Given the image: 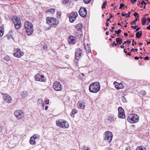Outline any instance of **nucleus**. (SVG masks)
Masks as SVG:
<instances>
[{"label": "nucleus", "instance_id": "nucleus-47", "mask_svg": "<svg viewBox=\"0 0 150 150\" xmlns=\"http://www.w3.org/2000/svg\"><path fill=\"white\" fill-rule=\"evenodd\" d=\"M133 15H134V16H135L136 17V16H137V17L139 18V16L138 14L137 13V12H135L134 14H133Z\"/></svg>", "mask_w": 150, "mask_h": 150}, {"label": "nucleus", "instance_id": "nucleus-29", "mask_svg": "<svg viewBox=\"0 0 150 150\" xmlns=\"http://www.w3.org/2000/svg\"><path fill=\"white\" fill-rule=\"evenodd\" d=\"M136 150H146V149L144 147L140 146H138Z\"/></svg>", "mask_w": 150, "mask_h": 150}, {"label": "nucleus", "instance_id": "nucleus-21", "mask_svg": "<svg viewBox=\"0 0 150 150\" xmlns=\"http://www.w3.org/2000/svg\"><path fill=\"white\" fill-rule=\"evenodd\" d=\"M77 105L78 108L80 109H84L85 107V105L83 103H78Z\"/></svg>", "mask_w": 150, "mask_h": 150}, {"label": "nucleus", "instance_id": "nucleus-34", "mask_svg": "<svg viewBox=\"0 0 150 150\" xmlns=\"http://www.w3.org/2000/svg\"><path fill=\"white\" fill-rule=\"evenodd\" d=\"M10 59V57L8 56H6L4 58V59L7 62L9 61Z\"/></svg>", "mask_w": 150, "mask_h": 150}, {"label": "nucleus", "instance_id": "nucleus-35", "mask_svg": "<svg viewBox=\"0 0 150 150\" xmlns=\"http://www.w3.org/2000/svg\"><path fill=\"white\" fill-rule=\"evenodd\" d=\"M107 1H105L103 2V4L102 5V8L103 9L105 8V6L107 4Z\"/></svg>", "mask_w": 150, "mask_h": 150}, {"label": "nucleus", "instance_id": "nucleus-62", "mask_svg": "<svg viewBox=\"0 0 150 150\" xmlns=\"http://www.w3.org/2000/svg\"><path fill=\"white\" fill-rule=\"evenodd\" d=\"M137 5L139 6H140V3L139 1V3L137 4Z\"/></svg>", "mask_w": 150, "mask_h": 150}, {"label": "nucleus", "instance_id": "nucleus-60", "mask_svg": "<svg viewBox=\"0 0 150 150\" xmlns=\"http://www.w3.org/2000/svg\"><path fill=\"white\" fill-rule=\"evenodd\" d=\"M124 35L126 37L128 35V34L127 33H124Z\"/></svg>", "mask_w": 150, "mask_h": 150}, {"label": "nucleus", "instance_id": "nucleus-24", "mask_svg": "<svg viewBox=\"0 0 150 150\" xmlns=\"http://www.w3.org/2000/svg\"><path fill=\"white\" fill-rule=\"evenodd\" d=\"M21 96L23 98L26 97L28 95L27 92L25 91H23L21 93Z\"/></svg>", "mask_w": 150, "mask_h": 150}, {"label": "nucleus", "instance_id": "nucleus-20", "mask_svg": "<svg viewBox=\"0 0 150 150\" xmlns=\"http://www.w3.org/2000/svg\"><path fill=\"white\" fill-rule=\"evenodd\" d=\"M85 50H86V53L88 54L91 52V50L90 46L87 44V45L85 47Z\"/></svg>", "mask_w": 150, "mask_h": 150}, {"label": "nucleus", "instance_id": "nucleus-23", "mask_svg": "<svg viewBox=\"0 0 150 150\" xmlns=\"http://www.w3.org/2000/svg\"><path fill=\"white\" fill-rule=\"evenodd\" d=\"M136 38H141L142 35V31L137 32L136 33Z\"/></svg>", "mask_w": 150, "mask_h": 150}, {"label": "nucleus", "instance_id": "nucleus-63", "mask_svg": "<svg viewBox=\"0 0 150 150\" xmlns=\"http://www.w3.org/2000/svg\"><path fill=\"white\" fill-rule=\"evenodd\" d=\"M110 16L109 18L110 19L111 18L113 17V16L110 13Z\"/></svg>", "mask_w": 150, "mask_h": 150}, {"label": "nucleus", "instance_id": "nucleus-55", "mask_svg": "<svg viewBox=\"0 0 150 150\" xmlns=\"http://www.w3.org/2000/svg\"><path fill=\"white\" fill-rule=\"evenodd\" d=\"M137 1V0H131V1L132 2V3L133 4V3H135Z\"/></svg>", "mask_w": 150, "mask_h": 150}, {"label": "nucleus", "instance_id": "nucleus-37", "mask_svg": "<svg viewBox=\"0 0 150 150\" xmlns=\"http://www.w3.org/2000/svg\"><path fill=\"white\" fill-rule=\"evenodd\" d=\"M48 11L50 12L53 13L55 12V10L54 8H51L48 9Z\"/></svg>", "mask_w": 150, "mask_h": 150}, {"label": "nucleus", "instance_id": "nucleus-46", "mask_svg": "<svg viewBox=\"0 0 150 150\" xmlns=\"http://www.w3.org/2000/svg\"><path fill=\"white\" fill-rule=\"evenodd\" d=\"M144 59L145 60H150V57H148V56H146Z\"/></svg>", "mask_w": 150, "mask_h": 150}, {"label": "nucleus", "instance_id": "nucleus-1", "mask_svg": "<svg viewBox=\"0 0 150 150\" xmlns=\"http://www.w3.org/2000/svg\"><path fill=\"white\" fill-rule=\"evenodd\" d=\"M89 89L90 91L93 93H96L100 89V85L98 82L91 83L89 86Z\"/></svg>", "mask_w": 150, "mask_h": 150}, {"label": "nucleus", "instance_id": "nucleus-19", "mask_svg": "<svg viewBox=\"0 0 150 150\" xmlns=\"http://www.w3.org/2000/svg\"><path fill=\"white\" fill-rule=\"evenodd\" d=\"M33 28H30L26 29V33L28 35H30L33 33Z\"/></svg>", "mask_w": 150, "mask_h": 150}, {"label": "nucleus", "instance_id": "nucleus-9", "mask_svg": "<svg viewBox=\"0 0 150 150\" xmlns=\"http://www.w3.org/2000/svg\"><path fill=\"white\" fill-rule=\"evenodd\" d=\"M53 87L56 91H61L62 89V87L60 83L57 81H55L54 83Z\"/></svg>", "mask_w": 150, "mask_h": 150}, {"label": "nucleus", "instance_id": "nucleus-25", "mask_svg": "<svg viewBox=\"0 0 150 150\" xmlns=\"http://www.w3.org/2000/svg\"><path fill=\"white\" fill-rule=\"evenodd\" d=\"M117 83L115 81L114 83V84L115 85V88L118 89H119L122 88V87L121 88V87L122 86V84H119V86H118V85H116L115 84Z\"/></svg>", "mask_w": 150, "mask_h": 150}, {"label": "nucleus", "instance_id": "nucleus-3", "mask_svg": "<svg viewBox=\"0 0 150 150\" xmlns=\"http://www.w3.org/2000/svg\"><path fill=\"white\" fill-rule=\"evenodd\" d=\"M12 19L15 28L18 29L20 28L21 27V24L20 18L16 16H14Z\"/></svg>", "mask_w": 150, "mask_h": 150}, {"label": "nucleus", "instance_id": "nucleus-11", "mask_svg": "<svg viewBox=\"0 0 150 150\" xmlns=\"http://www.w3.org/2000/svg\"><path fill=\"white\" fill-rule=\"evenodd\" d=\"M79 15L83 17H85L86 15L87 12L86 9L83 7H81L79 11Z\"/></svg>", "mask_w": 150, "mask_h": 150}, {"label": "nucleus", "instance_id": "nucleus-51", "mask_svg": "<svg viewBox=\"0 0 150 150\" xmlns=\"http://www.w3.org/2000/svg\"><path fill=\"white\" fill-rule=\"evenodd\" d=\"M84 150H90V149L88 147H85L84 148Z\"/></svg>", "mask_w": 150, "mask_h": 150}, {"label": "nucleus", "instance_id": "nucleus-16", "mask_svg": "<svg viewBox=\"0 0 150 150\" xmlns=\"http://www.w3.org/2000/svg\"><path fill=\"white\" fill-rule=\"evenodd\" d=\"M82 55L81 50L80 49H78L75 54L76 59H79Z\"/></svg>", "mask_w": 150, "mask_h": 150}, {"label": "nucleus", "instance_id": "nucleus-6", "mask_svg": "<svg viewBox=\"0 0 150 150\" xmlns=\"http://www.w3.org/2000/svg\"><path fill=\"white\" fill-rule=\"evenodd\" d=\"M47 23L48 24H50L52 27L57 26L59 23V21L54 18L47 17L46 18Z\"/></svg>", "mask_w": 150, "mask_h": 150}, {"label": "nucleus", "instance_id": "nucleus-59", "mask_svg": "<svg viewBox=\"0 0 150 150\" xmlns=\"http://www.w3.org/2000/svg\"><path fill=\"white\" fill-rule=\"evenodd\" d=\"M134 58L136 60H138L139 59V57H134Z\"/></svg>", "mask_w": 150, "mask_h": 150}, {"label": "nucleus", "instance_id": "nucleus-44", "mask_svg": "<svg viewBox=\"0 0 150 150\" xmlns=\"http://www.w3.org/2000/svg\"><path fill=\"white\" fill-rule=\"evenodd\" d=\"M141 92L142 95H145L146 94V92L144 90H142Z\"/></svg>", "mask_w": 150, "mask_h": 150}, {"label": "nucleus", "instance_id": "nucleus-18", "mask_svg": "<svg viewBox=\"0 0 150 150\" xmlns=\"http://www.w3.org/2000/svg\"><path fill=\"white\" fill-rule=\"evenodd\" d=\"M106 119L109 121L110 122H114L115 120V118L113 116H108L106 117Z\"/></svg>", "mask_w": 150, "mask_h": 150}, {"label": "nucleus", "instance_id": "nucleus-7", "mask_svg": "<svg viewBox=\"0 0 150 150\" xmlns=\"http://www.w3.org/2000/svg\"><path fill=\"white\" fill-rule=\"evenodd\" d=\"M113 135L112 132L107 131L105 133L104 140L108 143H110L112 140Z\"/></svg>", "mask_w": 150, "mask_h": 150}, {"label": "nucleus", "instance_id": "nucleus-48", "mask_svg": "<svg viewBox=\"0 0 150 150\" xmlns=\"http://www.w3.org/2000/svg\"><path fill=\"white\" fill-rule=\"evenodd\" d=\"M137 50H138V49H134V48H133L131 50V51L132 52L133 51V52H135V51H137Z\"/></svg>", "mask_w": 150, "mask_h": 150}, {"label": "nucleus", "instance_id": "nucleus-10", "mask_svg": "<svg viewBox=\"0 0 150 150\" xmlns=\"http://www.w3.org/2000/svg\"><path fill=\"white\" fill-rule=\"evenodd\" d=\"M78 15L77 12H73L71 13L69 15V21L70 22L73 23L76 20Z\"/></svg>", "mask_w": 150, "mask_h": 150}, {"label": "nucleus", "instance_id": "nucleus-43", "mask_svg": "<svg viewBox=\"0 0 150 150\" xmlns=\"http://www.w3.org/2000/svg\"><path fill=\"white\" fill-rule=\"evenodd\" d=\"M121 30L119 29L118 30H116L115 31L116 34H119L121 32Z\"/></svg>", "mask_w": 150, "mask_h": 150}, {"label": "nucleus", "instance_id": "nucleus-42", "mask_svg": "<svg viewBox=\"0 0 150 150\" xmlns=\"http://www.w3.org/2000/svg\"><path fill=\"white\" fill-rule=\"evenodd\" d=\"M62 3L63 4H66L69 2V0H62Z\"/></svg>", "mask_w": 150, "mask_h": 150}, {"label": "nucleus", "instance_id": "nucleus-33", "mask_svg": "<svg viewBox=\"0 0 150 150\" xmlns=\"http://www.w3.org/2000/svg\"><path fill=\"white\" fill-rule=\"evenodd\" d=\"M142 24L143 25H144L146 23V19L145 17H144L142 18Z\"/></svg>", "mask_w": 150, "mask_h": 150}, {"label": "nucleus", "instance_id": "nucleus-8", "mask_svg": "<svg viewBox=\"0 0 150 150\" xmlns=\"http://www.w3.org/2000/svg\"><path fill=\"white\" fill-rule=\"evenodd\" d=\"M15 116L16 118L20 120L23 118L24 113L21 110H18L15 111L14 112Z\"/></svg>", "mask_w": 150, "mask_h": 150}, {"label": "nucleus", "instance_id": "nucleus-58", "mask_svg": "<svg viewBox=\"0 0 150 150\" xmlns=\"http://www.w3.org/2000/svg\"><path fill=\"white\" fill-rule=\"evenodd\" d=\"M2 132V128L1 127H0V134H1Z\"/></svg>", "mask_w": 150, "mask_h": 150}, {"label": "nucleus", "instance_id": "nucleus-12", "mask_svg": "<svg viewBox=\"0 0 150 150\" xmlns=\"http://www.w3.org/2000/svg\"><path fill=\"white\" fill-rule=\"evenodd\" d=\"M23 52L18 48L15 49L13 55L16 57L19 58L23 55Z\"/></svg>", "mask_w": 150, "mask_h": 150}, {"label": "nucleus", "instance_id": "nucleus-36", "mask_svg": "<svg viewBox=\"0 0 150 150\" xmlns=\"http://www.w3.org/2000/svg\"><path fill=\"white\" fill-rule=\"evenodd\" d=\"M39 135L36 134H34L32 137L34 138V139H35L38 138H39Z\"/></svg>", "mask_w": 150, "mask_h": 150}, {"label": "nucleus", "instance_id": "nucleus-40", "mask_svg": "<svg viewBox=\"0 0 150 150\" xmlns=\"http://www.w3.org/2000/svg\"><path fill=\"white\" fill-rule=\"evenodd\" d=\"M144 4H146V3L144 1H143L140 4V6L139 7L140 8H142Z\"/></svg>", "mask_w": 150, "mask_h": 150}, {"label": "nucleus", "instance_id": "nucleus-26", "mask_svg": "<svg viewBox=\"0 0 150 150\" xmlns=\"http://www.w3.org/2000/svg\"><path fill=\"white\" fill-rule=\"evenodd\" d=\"M116 40L117 44H121L122 42V39L119 38H117Z\"/></svg>", "mask_w": 150, "mask_h": 150}, {"label": "nucleus", "instance_id": "nucleus-52", "mask_svg": "<svg viewBox=\"0 0 150 150\" xmlns=\"http://www.w3.org/2000/svg\"><path fill=\"white\" fill-rule=\"evenodd\" d=\"M130 12H129L128 13H127V15H128V16H126V17H130Z\"/></svg>", "mask_w": 150, "mask_h": 150}, {"label": "nucleus", "instance_id": "nucleus-41", "mask_svg": "<svg viewBox=\"0 0 150 150\" xmlns=\"http://www.w3.org/2000/svg\"><path fill=\"white\" fill-rule=\"evenodd\" d=\"M91 0H83L84 3L86 4L89 3Z\"/></svg>", "mask_w": 150, "mask_h": 150}, {"label": "nucleus", "instance_id": "nucleus-15", "mask_svg": "<svg viewBox=\"0 0 150 150\" xmlns=\"http://www.w3.org/2000/svg\"><path fill=\"white\" fill-rule=\"evenodd\" d=\"M3 98L6 102L10 103L12 101V100L11 97L7 94H5L4 95Z\"/></svg>", "mask_w": 150, "mask_h": 150}, {"label": "nucleus", "instance_id": "nucleus-61", "mask_svg": "<svg viewBox=\"0 0 150 150\" xmlns=\"http://www.w3.org/2000/svg\"><path fill=\"white\" fill-rule=\"evenodd\" d=\"M147 29L149 30H150V25L149 26L147 27Z\"/></svg>", "mask_w": 150, "mask_h": 150}, {"label": "nucleus", "instance_id": "nucleus-5", "mask_svg": "<svg viewBox=\"0 0 150 150\" xmlns=\"http://www.w3.org/2000/svg\"><path fill=\"white\" fill-rule=\"evenodd\" d=\"M56 125L63 129L67 128L69 127L68 123L66 121L59 120L56 121Z\"/></svg>", "mask_w": 150, "mask_h": 150}, {"label": "nucleus", "instance_id": "nucleus-38", "mask_svg": "<svg viewBox=\"0 0 150 150\" xmlns=\"http://www.w3.org/2000/svg\"><path fill=\"white\" fill-rule=\"evenodd\" d=\"M137 20H138V19L137 18H136V19H135V20L134 21H132V22H131L130 23V24L131 25H133L135 24L136 23V21H137Z\"/></svg>", "mask_w": 150, "mask_h": 150}, {"label": "nucleus", "instance_id": "nucleus-2", "mask_svg": "<svg viewBox=\"0 0 150 150\" xmlns=\"http://www.w3.org/2000/svg\"><path fill=\"white\" fill-rule=\"evenodd\" d=\"M139 119V116L135 114L129 115L127 118V121L131 123H134L137 122Z\"/></svg>", "mask_w": 150, "mask_h": 150}, {"label": "nucleus", "instance_id": "nucleus-50", "mask_svg": "<svg viewBox=\"0 0 150 150\" xmlns=\"http://www.w3.org/2000/svg\"><path fill=\"white\" fill-rule=\"evenodd\" d=\"M126 43H127L128 44H129L131 43V41L129 40H127L126 41Z\"/></svg>", "mask_w": 150, "mask_h": 150}, {"label": "nucleus", "instance_id": "nucleus-54", "mask_svg": "<svg viewBox=\"0 0 150 150\" xmlns=\"http://www.w3.org/2000/svg\"><path fill=\"white\" fill-rule=\"evenodd\" d=\"M43 49H44L45 50H46L47 49V47L46 45H44L43 47Z\"/></svg>", "mask_w": 150, "mask_h": 150}, {"label": "nucleus", "instance_id": "nucleus-4", "mask_svg": "<svg viewBox=\"0 0 150 150\" xmlns=\"http://www.w3.org/2000/svg\"><path fill=\"white\" fill-rule=\"evenodd\" d=\"M82 24L81 23L78 24L75 26L76 30L75 31L76 36L79 38L81 37L82 35Z\"/></svg>", "mask_w": 150, "mask_h": 150}, {"label": "nucleus", "instance_id": "nucleus-27", "mask_svg": "<svg viewBox=\"0 0 150 150\" xmlns=\"http://www.w3.org/2000/svg\"><path fill=\"white\" fill-rule=\"evenodd\" d=\"M34 138L32 137H31L30 139V143L31 144L35 145V141Z\"/></svg>", "mask_w": 150, "mask_h": 150}, {"label": "nucleus", "instance_id": "nucleus-17", "mask_svg": "<svg viewBox=\"0 0 150 150\" xmlns=\"http://www.w3.org/2000/svg\"><path fill=\"white\" fill-rule=\"evenodd\" d=\"M29 27L30 28H33L32 23L29 21H26L25 23L24 27L25 29L27 28V27Z\"/></svg>", "mask_w": 150, "mask_h": 150}, {"label": "nucleus", "instance_id": "nucleus-28", "mask_svg": "<svg viewBox=\"0 0 150 150\" xmlns=\"http://www.w3.org/2000/svg\"><path fill=\"white\" fill-rule=\"evenodd\" d=\"M38 102L39 103V104L40 105H41L42 106H44V103L43 102V101L42 100V99H39L38 100Z\"/></svg>", "mask_w": 150, "mask_h": 150}, {"label": "nucleus", "instance_id": "nucleus-53", "mask_svg": "<svg viewBox=\"0 0 150 150\" xmlns=\"http://www.w3.org/2000/svg\"><path fill=\"white\" fill-rule=\"evenodd\" d=\"M125 150H131L129 147H127L125 148Z\"/></svg>", "mask_w": 150, "mask_h": 150}, {"label": "nucleus", "instance_id": "nucleus-49", "mask_svg": "<svg viewBox=\"0 0 150 150\" xmlns=\"http://www.w3.org/2000/svg\"><path fill=\"white\" fill-rule=\"evenodd\" d=\"M122 16H125L126 15H127V14L124 13L123 12L122 13Z\"/></svg>", "mask_w": 150, "mask_h": 150}, {"label": "nucleus", "instance_id": "nucleus-56", "mask_svg": "<svg viewBox=\"0 0 150 150\" xmlns=\"http://www.w3.org/2000/svg\"><path fill=\"white\" fill-rule=\"evenodd\" d=\"M137 26H131V28H134V29H136Z\"/></svg>", "mask_w": 150, "mask_h": 150}, {"label": "nucleus", "instance_id": "nucleus-14", "mask_svg": "<svg viewBox=\"0 0 150 150\" xmlns=\"http://www.w3.org/2000/svg\"><path fill=\"white\" fill-rule=\"evenodd\" d=\"M68 41L70 45H74L76 42V38L73 36L70 35L68 38Z\"/></svg>", "mask_w": 150, "mask_h": 150}, {"label": "nucleus", "instance_id": "nucleus-39", "mask_svg": "<svg viewBox=\"0 0 150 150\" xmlns=\"http://www.w3.org/2000/svg\"><path fill=\"white\" fill-rule=\"evenodd\" d=\"M122 99L123 102L126 103L127 102V100H126L124 96H122Z\"/></svg>", "mask_w": 150, "mask_h": 150}, {"label": "nucleus", "instance_id": "nucleus-31", "mask_svg": "<svg viewBox=\"0 0 150 150\" xmlns=\"http://www.w3.org/2000/svg\"><path fill=\"white\" fill-rule=\"evenodd\" d=\"M118 113H121L124 112V109L121 107H120L118 108Z\"/></svg>", "mask_w": 150, "mask_h": 150}, {"label": "nucleus", "instance_id": "nucleus-30", "mask_svg": "<svg viewBox=\"0 0 150 150\" xmlns=\"http://www.w3.org/2000/svg\"><path fill=\"white\" fill-rule=\"evenodd\" d=\"M77 112V111L76 109H73L71 112V116L73 117H74V115Z\"/></svg>", "mask_w": 150, "mask_h": 150}, {"label": "nucleus", "instance_id": "nucleus-22", "mask_svg": "<svg viewBox=\"0 0 150 150\" xmlns=\"http://www.w3.org/2000/svg\"><path fill=\"white\" fill-rule=\"evenodd\" d=\"M118 117L119 118L124 119L125 118V116L124 112L122 113H118Z\"/></svg>", "mask_w": 150, "mask_h": 150}, {"label": "nucleus", "instance_id": "nucleus-57", "mask_svg": "<svg viewBox=\"0 0 150 150\" xmlns=\"http://www.w3.org/2000/svg\"><path fill=\"white\" fill-rule=\"evenodd\" d=\"M140 27H138L136 28L135 31L137 32L140 30Z\"/></svg>", "mask_w": 150, "mask_h": 150}, {"label": "nucleus", "instance_id": "nucleus-13", "mask_svg": "<svg viewBox=\"0 0 150 150\" xmlns=\"http://www.w3.org/2000/svg\"><path fill=\"white\" fill-rule=\"evenodd\" d=\"M35 79L37 81L41 82H45L46 80L45 78L43 75H40L39 74H37L36 75Z\"/></svg>", "mask_w": 150, "mask_h": 150}, {"label": "nucleus", "instance_id": "nucleus-45", "mask_svg": "<svg viewBox=\"0 0 150 150\" xmlns=\"http://www.w3.org/2000/svg\"><path fill=\"white\" fill-rule=\"evenodd\" d=\"M125 6V5L124 4H120V7L119 8L120 9H121L123 7Z\"/></svg>", "mask_w": 150, "mask_h": 150}, {"label": "nucleus", "instance_id": "nucleus-32", "mask_svg": "<svg viewBox=\"0 0 150 150\" xmlns=\"http://www.w3.org/2000/svg\"><path fill=\"white\" fill-rule=\"evenodd\" d=\"M4 29L3 28H0V37H1L4 34Z\"/></svg>", "mask_w": 150, "mask_h": 150}, {"label": "nucleus", "instance_id": "nucleus-64", "mask_svg": "<svg viewBox=\"0 0 150 150\" xmlns=\"http://www.w3.org/2000/svg\"><path fill=\"white\" fill-rule=\"evenodd\" d=\"M121 48H124V45H122L121 46Z\"/></svg>", "mask_w": 150, "mask_h": 150}]
</instances>
